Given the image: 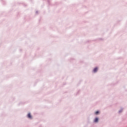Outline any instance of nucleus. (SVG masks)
<instances>
[{"mask_svg":"<svg viewBox=\"0 0 127 127\" xmlns=\"http://www.w3.org/2000/svg\"><path fill=\"white\" fill-rule=\"evenodd\" d=\"M98 71V68L97 67H95L94 69H93V72H94V73H96V72H97Z\"/></svg>","mask_w":127,"mask_h":127,"instance_id":"f03ea898","label":"nucleus"},{"mask_svg":"<svg viewBox=\"0 0 127 127\" xmlns=\"http://www.w3.org/2000/svg\"><path fill=\"white\" fill-rule=\"evenodd\" d=\"M99 114V111H96L95 112V115H98Z\"/></svg>","mask_w":127,"mask_h":127,"instance_id":"20e7f679","label":"nucleus"},{"mask_svg":"<svg viewBox=\"0 0 127 127\" xmlns=\"http://www.w3.org/2000/svg\"><path fill=\"white\" fill-rule=\"evenodd\" d=\"M98 121H99L98 118H95V120H94V122L95 123H98Z\"/></svg>","mask_w":127,"mask_h":127,"instance_id":"7ed1b4c3","label":"nucleus"},{"mask_svg":"<svg viewBox=\"0 0 127 127\" xmlns=\"http://www.w3.org/2000/svg\"><path fill=\"white\" fill-rule=\"evenodd\" d=\"M27 117L29 119H32V117L31 116V114L30 113H28Z\"/></svg>","mask_w":127,"mask_h":127,"instance_id":"f257e3e1","label":"nucleus"}]
</instances>
